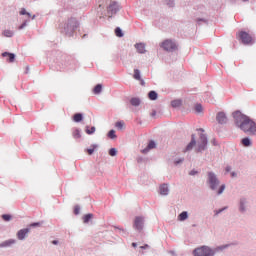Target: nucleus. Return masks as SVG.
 <instances>
[{"mask_svg": "<svg viewBox=\"0 0 256 256\" xmlns=\"http://www.w3.org/2000/svg\"><path fill=\"white\" fill-rule=\"evenodd\" d=\"M233 119L236 127L248 135H256V123L249 116L241 111L233 112Z\"/></svg>", "mask_w": 256, "mask_h": 256, "instance_id": "f257e3e1", "label": "nucleus"}, {"mask_svg": "<svg viewBox=\"0 0 256 256\" xmlns=\"http://www.w3.org/2000/svg\"><path fill=\"white\" fill-rule=\"evenodd\" d=\"M194 256H213L215 252L209 248V246H202L194 249L193 251Z\"/></svg>", "mask_w": 256, "mask_h": 256, "instance_id": "f03ea898", "label": "nucleus"}, {"mask_svg": "<svg viewBox=\"0 0 256 256\" xmlns=\"http://www.w3.org/2000/svg\"><path fill=\"white\" fill-rule=\"evenodd\" d=\"M237 39H239L243 45H253V36L245 31H240L237 34Z\"/></svg>", "mask_w": 256, "mask_h": 256, "instance_id": "7ed1b4c3", "label": "nucleus"}, {"mask_svg": "<svg viewBox=\"0 0 256 256\" xmlns=\"http://www.w3.org/2000/svg\"><path fill=\"white\" fill-rule=\"evenodd\" d=\"M208 183L210 185V189L215 191L217 189V185H219V180L217 179V176H215L212 172L208 173Z\"/></svg>", "mask_w": 256, "mask_h": 256, "instance_id": "20e7f679", "label": "nucleus"}, {"mask_svg": "<svg viewBox=\"0 0 256 256\" xmlns=\"http://www.w3.org/2000/svg\"><path fill=\"white\" fill-rule=\"evenodd\" d=\"M20 15H26L27 16V20L21 24L18 29L21 31V29H25V27H27V21H29V19H35V15H31V13L27 12V10H25V8H22L20 10Z\"/></svg>", "mask_w": 256, "mask_h": 256, "instance_id": "39448f33", "label": "nucleus"}, {"mask_svg": "<svg viewBox=\"0 0 256 256\" xmlns=\"http://www.w3.org/2000/svg\"><path fill=\"white\" fill-rule=\"evenodd\" d=\"M162 47L165 51H176L177 44H175V42H172L171 40H165L162 43Z\"/></svg>", "mask_w": 256, "mask_h": 256, "instance_id": "423d86ee", "label": "nucleus"}, {"mask_svg": "<svg viewBox=\"0 0 256 256\" xmlns=\"http://www.w3.org/2000/svg\"><path fill=\"white\" fill-rule=\"evenodd\" d=\"M205 147H207V136L201 133L198 141V151H205Z\"/></svg>", "mask_w": 256, "mask_h": 256, "instance_id": "0eeeda50", "label": "nucleus"}, {"mask_svg": "<svg viewBox=\"0 0 256 256\" xmlns=\"http://www.w3.org/2000/svg\"><path fill=\"white\" fill-rule=\"evenodd\" d=\"M115 13H117V4L111 3L107 7V12L105 15H106V17H113V15H115Z\"/></svg>", "mask_w": 256, "mask_h": 256, "instance_id": "6e6552de", "label": "nucleus"}, {"mask_svg": "<svg viewBox=\"0 0 256 256\" xmlns=\"http://www.w3.org/2000/svg\"><path fill=\"white\" fill-rule=\"evenodd\" d=\"M143 224H144V220L143 217H139L137 216L134 220V228L137 231H143Z\"/></svg>", "mask_w": 256, "mask_h": 256, "instance_id": "1a4fd4ad", "label": "nucleus"}, {"mask_svg": "<svg viewBox=\"0 0 256 256\" xmlns=\"http://www.w3.org/2000/svg\"><path fill=\"white\" fill-rule=\"evenodd\" d=\"M78 23L77 20L75 18H70L67 22V31H69V29L71 31H74L75 29H77L78 27Z\"/></svg>", "mask_w": 256, "mask_h": 256, "instance_id": "9d476101", "label": "nucleus"}, {"mask_svg": "<svg viewBox=\"0 0 256 256\" xmlns=\"http://www.w3.org/2000/svg\"><path fill=\"white\" fill-rule=\"evenodd\" d=\"M29 231H30L29 228L19 230L17 233V238L20 241H23V239H25V237H27V234L29 233Z\"/></svg>", "mask_w": 256, "mask_h": 256, "instance_id": "9b49d317", "label": "nucleus"}, {"mask_svg": "<svg viewBox=\"0 0 256 256\" xmlns=\"http://www.w3.org/2000/svg\"><path fill=\"white\" fill-rule=\"evenodd\" d=\"M216 120L218 121V123L223 125L224 123H227V116L225 115V113L219 112L216 116Z\"/></svg>", "mask_w": 256, "mask_h": 256, "instance_id": "f8f14e48", "label": "nucleus"}, {"mask_svg": "<svg viewBox=\"0 0 256 256\" xmlns=\"http://www.w3.org/2000/svg\"><path fill=\"white\" fill-rule=\"evenodd\" d=\"M133 78L136 79V81H140V85H145V81L141 79V72L139 71V69L134 70Z\"/></svg>", "mask_w": 256, "mask_h": 256, "instance_id": "ddd939ff", "label": "nucleus"}, {"mask_svg": "<svg viewBox=\"0 0 256 256\" xmlns=\"http://www.w3.org/2000/svg\"><path fill=\"white\" fill-rule=\"evenodd\" d=\"M160 195H169V186L167 184L160 185Z\"/></svg>", "mask_w": 256, "mask_h": 256, "instance_id": "4468645a", "label": "nucleus"}, {"mask_svg": "<svg viewBox=\"0 0 256 256\" xmlns=\"http://www.w3.org/2000/svg\"><path fill=\"white\" fill-rule=\"evenodd\" d=\"M2 57H8L9 63H13V61H15V54L13 53L4 52L2 53Z\"/></svg>", "mask_w": 256, "mask_h": 256, "instance_id": "2eb2a0df", "label": "nucleus"}, {"mask_svg": "<svg viewBox=\"0 0 256 256\" xmlns=\"http://www.w3.org/2000/svg\"><path fill=\"white\" fill-rule=\"evenodd\" d=\"M156 144L154 141H150L148 146L142 150V153H149V151H151V149H155Z\"/></svg>", "mask_w": 256, "mask_h": 256, "instance_id": "dca6fc26", "label": "nucleus"}, {"mask_svg": "<svg viewBox=\"0 0 256 256\" xmlns=\"http://www.w3.org/2000/svg\"><path fill=\"white\" fill-rule=\"evenodd\" d=\"M73 121L75 123H81V121H83V114H81V113L74 114Z\"/></svg>", "mask_w": 256, "mask_h": 256, "instance_id": "f3484780", "label": "nucleus"}, {"mask_svg": "<svg viewBox=\"0 0 256 256\" xmlns=\"http://www.w3.org/2000/svg\"><path fill=\"white\" fill-rule=\"evenodd\" d=\"M195 144H196V142H195V136L192 135V140H191V142L187 145V147H186V149H185L184 152H186V151H191V149H193V147H195Z\"/></svg>", "mask_w": 256, "mask_h": 256, "instance_id": "a211bd4d", "label": "nucleus"}, {"mask_svg": "<svg viewBox=\"0 0 256 256\" xmlns=\"http://www.w3.org/2000/svg\"><path fill=\"white\" fill-rule=\"evenodd\" d=\"M135 48L137 49L138 53H145V44L143 43L135 44Z\"/></svg>", "mask_w": 256, "mask_h": 256, "instance_id": "6ab92c4d", "label": "nucleus"}, {"mask_svg": "<svg viewBox=\"0 0 256 256\" xmlns=\"http://www.w3.org/2000/svg\"><path fill=\"white\" fill-rule=\"evenodd\" d=\"M101 91H103V86L101 84L96 85L93 89V93L95 95H99V93H101Z\"/></svg>", "mask_w": 256, "mask_h": 256, "instance_id": "aec40b11", "label": "nucleus"}, {"mask_svg": "<svg viewBox=\"0 0 256 256\" xmlns=\"http://www.w3.org/2000/svg\"><path fill=\"white\" fill-rule=\"evenodd\" d=\"M130 103L133 107H139V105H141V100H139V98H132Z\"/></svg>", "mask_w": 256, "mask_h": 256, "instance_id": "412c9836", "label": "nucleus"}, {"mask_svg": "<svg viewBox=\"0 0 256 256\" xmlns=\"http://www.w3.org/2000/svg\"><path fill=\"white\" fill-rule=\"evenodd\" d=\"M13 243H15V240L10 239V240L4 241L2 244H0V247H11V245H13Z\"/></svg>", "mask_w": 256, "mask_h": 256, "instance_id": "4be33fe9", "label": "nucleus"}, {"mask_svg": "<svg viewBox=\"0 0 256 256\" xmlns=\"http://www.w3.org/2000/svg\"><path fill=\"white\" fill-rule=\"evenodd\" d=\"M148 97L151 101H156L158 95H157V92L155 91H150L149 94H148Z\"/></svg>", "mask_w": 256, "mask_h": 256, "instance_id": "5701e85b", "label": "nucleus"}, {"mask_svg": "<svg viewBox=\"0 0 256 256\" xmlns=\"http://www.w3.org/2000/svg\"><path fill=\"white\" fill-rule=\"evenodd\" d=\"M241 143L244 147H251V139L249 138H243Z\"/></svg>", "mask_w": 256, "mask_h": 256, "instance_id": "b1692460", "label": "nucleus"}, {"mask_svg": "<svg viewBox=\"0 0 256 256\" xmlns=\"http://www.w3.org/2000/svg\"><path fill=\"white\" fill-rule=\"evenodd\" d=\"M95 131H96L95 126H92L91 128H89V126H86L85 132L87 133V135H93V133H95Z\"/></svg>", "mask_w": 256, "mask_h": 256, "instance_id": "393cba45", "label": "nucleus"}, {"mask_svg": "<svg viewBox=\"0 0 256 256\" xmlns=\"http://www.w3.org/2000/svg\"><path fill=\"white\" fill-rule=\"evenodd\" d=\"M74 139H81V132L79 131V129H75L72 133Z\"/></svg>", "mask_w": 256, "mask_h": 256, "instance_id": "a878e982", "label": "nucleus"}, {"mask_svg": "<svg viewBox=\"0 0 256 256\" xmlns=\"http://www.w3.org/2000/svg\"><path fill=\"white\" fill-rule=\"evenodd\" d=\"M97 147V145H92L90 146V148L86 149V153H88V155H93V153H95V148Z\"/></svg>", "mask_w": 256, "mask_h": 256, "instance_id": "bb28decb", "label": "nucleus"}, {"mask_svg": "<svg viewBox=\"0 0 256 256\" xmlns=\"http://www.w3.org/2000/svg\"><path fill=\"white\" fill-rule=\"evenodd\" d=\"M196 113H203V106L201 104H196L194 107Z\"/></svg>", "mask_w": 256, "mask_h": 256, "instance_id": "cd10ccee", "label": "nucleus"}, {"mask_svg": "<svg viewBox=\"0 0 256 256\" xmlns=\"http://www.w3.org/2000/svg\"><path fill=\"white\" fill-rule=\"evenodd\" d=\"M93 219V214H86L83 216V223H87L88 221H91Z\"/></svg>", "mask_w": 256, "mask_h": 256, "instance_id": "c85d7f7f", "label": "nucleus"}, {"mask_svg": "<svg viewBox=\"0 0 256 256\" xmlns=\"http://www.w3.org/2000/svg\"><path fill=\"white\" fill-rule=\"evenodd\" d=\"M188 215H187V212H182L179 216H178V219L179 221H185V219H187Z\"/></svg>", "mask_w": 256, "mask_h": 256, "instance_id": "c756f323", "label": "nucleus"}, {"mask_svg": "<svg viewBox=\"0 0 256 256\" xmlns=\"http://www.w3.org/2000/svg\"><path fill=\"white\" fill-rule=\"evenodd\" d=\"M115 35L116 37H123V31L121 30V28L117 27L115 29Z\"/></svg>", "mask_w": 256, "mask_h": 256, "instance_id": "7c9ffc66", "label": "nucleus"}, {"mask_svg": "<svg viewBox=\"0 0 256 256\" xmlns=\"http://www.w3.org/2000/svg\"><path fill=\"white\" fill-rule=\"evenodd\" d=\"M4 37H12L13 36V31L11 30H4L3 31Z\"/></svg>", "mask_w": 256, "mask_h": 256, "instance_id": "2f4dec72", "label": "nucleus"}, {"mask_svg": "<svg viewBox=\"0 0 256 256\" xmlns=\"http://www.w3.org/2000/svg\"><path fill=\"white\" fill-rule=\"evenodd\" d=\"M172 107H181V100H174L171 102Z\"/></svg>", "mask_w": 256, "mask_h": 256, "instance_id": "473e14b6", "label": "nucleus"}, {"mask_svg": "<svg viewBox=\"0 0 256 256\" xmlns=\"http://www.w3.org/2000/svg\"><path fill=\"white\" fill-rule=\"evenodd\" d=\"M108 137H109L110 139H116V138H117V135H115V130H110V131L108 132Z\"/></svg>", "mask_w": 256, "mask_h": 256, "instance_id": "72a5a7b5", "label": "nucleus"}, {"mask_svg": "<svg viewBox=\"0 0 256 256\" xmlns=\"http://www.w3.org/2000/svg\"><path fill=\"white\" fill-rule=\"evenodd\" d=\"M117 129H123L125 127V122L123 121H119V122H116V125Z\"/></svg>", "mask_w": 256, "mask_h": 256, "instance_id": "f704fd0d", "label": "nucleus"}, {"mask_svg": "<svg viewBox=\"0 0 256 256\" xmlns=\"http://www.w3.org/2000/svg\"><path fill=\"white\" fill-rule=\"evenodd\" d=\"M109 155H110V157H115V155H117V149L111 148L109 150Z\"/></svg>", "mask_w": 256, "mask_h": 256, "instance_id": "c9c22d12", "label": "nucleus"}, {"mask_svg": "<svg viewBox=\"0 0 256 256\" xmlns=\"http://www.w3.org/2000/svg\"><path fill=\"white\" fill-rule=\"evenodd\" d=\"M2 219H3L4 221H11V215H9V214H3V215H2Z\"/></svg>", "mask_w": 256, "mask_h": 256, "instance_id": "e433bc0d", "label": "nucleus"}, {"mask_svg": "<svg viewBox=\"0 0 256 256\" xmlns=\"http://www.w3.org/2000/svg\"><path fill=\"white\" fill-rule=\"evenodd\" d=\"M81 208L79 206L74 207V215H79Z\"/></svg>", "mask_w": 256, "mask_h": 256, "instance_id": "4c0bfd02", "label": "nucleus"}, {"mask_svg": "<svg viewBox=\"0 0 256 256\" xmlns=\"http://www.w3.org/2000/svg\"><path fill=\"white\" fill-rule=\"evenodd\" d=\"M225 191V185H222L218 190V195H221Z\"/></svg>", "mask_w": 256, "mask_h": 256, "instance_id": "58836bf2", "label": "nucleus"}, {"mask_svg": "<svg viewBox=\"0 0 256 256\" xmlns=\"http://www.w3.org/2000/svg\"><path fill=\"white\" fill-rule=\"evenodd\" d=\"M30 227H41V223L40 222L32 223L30 224Z\"/></svg>", "mask_w": 256, "mask_h": 256, "instance_id": "ea45409f", "label": "nucleus"}, {"mask_svg": "<svg viewBox=\"0 0 256 256\" xmlns=\"http://www.w3.org/2000/svg\"><path fill=\"white\" fill-rule=\"evenodd\" d=\"M240 211H245V208L243 207V202H241Z\"/></svg>", "mask_w": 256, "mask_h": 256, "instance_id": "a19ab883", "label": "nucleus"}, {"mask_svg": "<svg viewBox=\"0 0 256 256\" xmlns=\"http://www.w3.org/2000/svg\"><path fill=\"white\" fill-rule=\"evenodd\" d=\"M147 248H149V245H147V244L140 247V249H147Z\"/></svg>", "mask_w": 256, "mask_h": 256, "instance_id": "79ce46f5", "label": "nucleus"}, {"mask_svg": "<svg viewBox=\"0 0 256 256\" xmlns=\"http://www.w3.org/2000/svg\"><path fill=\"white\" fill-rule=\"evenodd\" d=\"M132 247H137V243L133 242Z\"/></svg>", "mask_w": 256, "mask_h": 256, "instance_id": "37998d69", "label": "nucleus"}, {"mask_svg": "<svg viewBox=\"0 0 256 256\" xmlns=\"http://www.w3.org/2000/svg\"><path fill=\"white\" fill-rule=\"evenodd\" d=\"M226 171H227V172L231 171V167H227V168H226Z\"/></svg>", "mask_w": 256, "mask_h": 256, "instance_id": "c03bdc74", "label": "nucleus"}, {"mask_svg": "<svg viewBox=\"0 0 256 256\" xmlns=\"http://www.w3.org/2000/svg\"><path fill=\"white\" fill-rule=\"evenodd\" d=\"M195 173H197V172L191 171V172H190V175H195Z\"/></svg>", "mask_w": 256, "mask_h": 256, "instance_id": "a18cd8bd", "label": "nucleus"}, {"mask_svg": "<svg viewBox=\"0 0 256 256\" xmlns=\"http://www.w3.org/2000/svg\"><path fill=\"white\" fill-rule=\"evenodd\" d=\"M52 243H53V245H57V241L56 240H54V241H52Z\"/></svg>", "mask_w": 256, "mask_h": 256, "instance_id": "49530a36", "label": "nucleus"}, {"mask_svg": "<svg viewBox=\"0 0 256 256\" xmlns=\"http://www.w3.org/2000/svg\"><path fill=\"white\" fill-rule=\"evenodd\" d=\"M232 177H237V174H235V172H233Z\"/></svg>", "mask_w": 256, "mask_h": 256, "instance_id": "de8ad7c7", "label": "nucleus"}, {"mask_svg": "<svg viewBox=\"0 0 256 256\" xmlns=\"http://www.w3.org/2000/svg\"><path fill=\"white\" fill-rule=\"evenodd\" d=\"M225 247H227V246H221V247H219V249H225Z\"/></svg>", "mask_w": 256, "mask_h": 256, "instance_id": "09e8293b", "label": "nucleus"}, {"mask_svg": "<svg viewBox=\"0 0 256 256\" xmlns=\"http://www.w3.org/2000/svg\"><path fill=\"white\" fill-rule=\"evenodd\" d=\"M198 131H201V133H203V129H199Z\"/></svg>", "mask_w": 256, "mask_h": 256, "instance_id": "8fccbe9b", "label": "nucleus"}, {"mask_svg": "<svg viewBox=\"0 0 256 256\" xmlns=\"http://www.w3.org/2000/svg\"><path fill=\"white\" fill-rule=\"evenodd\" d=\"M221 211H223V210H219L218 213H221Z\"/></svg>", "mask_w": 256, "mask_h": 256, "instance_id": "3c124183", "label": "nucleus"}, {"mask_svg": "<svg viewBox=\"0 0 256 256\" xmlns=\"http://www.w3.org/2000/svg\"><path fill=\"white\" fill-rule=\"evenodd\" d=\"M242 1H244V2H245V1H249V0H242Z\"/></svg>", "mask_w": 256, "mask_h": 256, "instance_id": "603ef678", "label": "nucleus"}, {"mask_svg": "<svg viewBox=\"0 0 256 256\" xmlns=\"http://www.w3.org/2000/svg\"><path fill=\"white\" fill-rule=\"evenodd\" d=\"M153 116H155V113H152Z\"/></svg>", "mask_w": 256, "mask_h": 256, "instance_id": "864d4df0", "label": "nucleus"}]
</instances>
